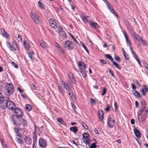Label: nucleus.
I'll list each match as a JSON object with an SVG mask.
<instances>
[{
    "mask_svg": "<svg viewBox=\"0 0 148 148\" xmlns=\"http://www.w3.org/2000/svg\"><path fill=\"white\" fill-rule=\"evenodd\" d=\"M6 107L11 111H14L16 106L14 103L8 99L6 97L2 96L0 93V107L2 109H4Z\"/></svg>",
    "mask_w": 148,
    "mask_h": 148,
    "instance_id": "f257e3e1",
    "label": "nucleus"
},
{
    "mask_svg": "<svg viewBox=\"0 0 148 148\" xmlns=\"http://www.w3.org/2000/svg\"><path fill=\"white\" fill-rule=\"evenodd\" d=\"M21 118L15 116H12V119L13 123L18 127H26L27 125V120L25 119Z\"/></svg>",
    "mask_w": 148,
    "mask_h": 148,
    "instance_id": "f03ea898",
    "label": "nucleus"
},
{
    "mask_svg": "<svg viewBox=\"0 0 148 148\" xmlns=\"http://www.w3.org/2000/svg\"><path fill=\"white\" fill-rule=\"evenodd\" d=\"M5 86V91L9 95H12L14 91V87L12 84L10 83H6Z\"/></svg>",
    "mask_w": 148,
    "mask_h": 148,
    "instance_id": "7ed1b4c3",
    "label": "nucleus"
},
{
    "mask_svg": "<svg viewBox=\"0 0 148 148\" xmlns=\"http://www.w3.org/2000/svg\"><path fill=\"white\" fill-rule=\"evenodd\" d=\"M82 140L84 143L86 144L89 145L90 139H89V135L86 132L84 133L82 135Z\"/></svg>",
    "mask_w": 148,
    "mask_h": 148,
    "instance_id": "20e7f679",
    "label": "nucleus"
},
{
    "mask_svg": "<svg viewBox=\"0 0 148 148\" xmlns=\"http://www.w3.org/2000/svg\"><path fill=\"white\" fill-rule=\"evenodd\" d=\"M64 46L68 50H71L73 48V43L69 40L66 41L65 42Z\"/></svg>",
    "mask_w": 148,
    "mask_h": 148,
    "instance_id": "39448f33",
    "label": "nucleus"
},
{
    "mask_svg": "<svg viewBox=\"0 0 148 148\" xmlns=\"http://www.w3.org/2000/svg\"><path fill=\"white\" fill-rule=\"evenodd\" d=\"M14 111L16 115H12V116H15L17 117H22L23 116V112L19 108H15Z\"/></svg>",
    "mask_w": 148,
    "mask_h": 148,
    "instance_id": "423d86ee",
    "label": "nucleus"
},
{
    "mask_svg": "<svg viewBox=\"0 0 148 148\" xmlns=\"http://www.w3.org/2000/svg\"><path fill=\"white\" fill-rule=\"evenodd\" d=\"M38 144L40 147L42 148H45L47 146V143L43 139L40 138L38 140Z\"/></svg>",
    "mask_w": 148,
    "mask_h": 148,
    "instance_id": "0eeeda50",
    "label": "nucleus"
},
{
    "mask_svg": "<svg viewBox=\"0 0 148 148\" xmlns=\"http://www.w3.org/2000/svg\"><path fill=\"white\" fill-rule=\"evenodd\" d=\"M30 16L31 18L34 20V22L37 24L40 21V20L37 16L34 13L32 12L30 14Z\"/></svg>",
    "mask_w": 148,
    "mask_h": 148,
    "instance_id": "6e6552de",
    "label": "nucleus"
},
{
    "mask_svg": "<svg viewBox=\"0 0 148 148\" xmlns=\"http://www.w3.org/2000/svg\"><path fill=\"white\" fill-rule=\"evenodd\" d=\"M49 22L50 26L52 28L56 29L58 27V25L55 20L52 18H50L49 20Z\"/></svg>",
    "mask_w": 148,
    "mask_h": 148,
    "instance_id": "1a4fd4ad",
    "label": "nucleus"
},
{
    "mask_svg": "<svg viewBox=\"0 0 148 148\" xmlns=\"http://www.w3.org/2000/svg\"><path fill=\"white\" fill-rule=\"evenodd\" d=\"M63 84H62V83H61V84L62 85H63L64 86L63 87L66 90H68L69 91H71V88H72V86L71 84L69 85L67 84H65V82L62 81Z\"/></svg>",
    "mask_w": 148,
    "mask_h": 148,
    "instance_id": "9d476101",
    "label": "nucleus"
},
{
    "mask_svg": "<svg viewBox=\"0 0 148 148\" xmlns=\"http://www.w3.org/2000/svg\"><path fill=\"white\" fill-rule=\"evenodd\" d=\"M77 64L78 67L82 70H84L86 68V64L82 62H79Z\"/></svg>",
    "mask_w": 148,
    "mask_h": 148,
    "instance_id": "9b49d317",
    "label": "nucleus"
},
{
    "mask_svg": "<svg viewBox=\"0 0 148 148\" xmlns=\"http://www.w3.org/2000/svg\"><path fill=\"white\" fill-rule=\"evenodd\" d=\"M142 87L143 88L142 89L141 92L142 93L143 95V96H145L146 95V93L147 92L148 88H147V86L145 84L143 85Z\"/></svg>",
    "mask_w": 148,
    "mask_h": 148,
    "instance_id": "f8f14e48",
    "label": "nucleus"
},
{
    "mask_svg": "<svg viewBox=\"0 0 148 148\" xmlns=\"http://www.w3.org/2000/svg\"><path fill=\"white\" fill-rule=\"evenodd\" d=\"M110 117H108V120L107 122V124L108 126V127L110 128L113 127L114 125V123L115 122V121L114 120H112V123H111L110 122Z\"/></svg>",
    "mask_w": 148,
    "mask_h": 148,
    "instance_id": "ddd939ff",
    "label": "nucleus"
},
{
    "mask_svg": "<svg viewBox=\"0 0 148 148\" xmlns=\"http://www.w3.org/2000/svg\"><path fill=\"white\" fill-rule=\"evenodd\" d=\"M98 115L99 120L101 121H102L103 118V112L101 110H98Z\"/></svg>",
    "mask_w": 148,
    "mask_h": 148,
    "instance_id": "4468645a",
    "label": "nucleus"
},
{
    "mask_svg": "<svg viewBox=\"0 0 148 148\" xmlns=\"http://www.w3.org/2000/svg\"><path fill=\"white\" fill-rule=\"evenodd\" d=\"M68 76L71 81L73 83H75V80L74 76H73L72 73L69 72L68 73Z\"/></svg>",
    "mask_w": 148,
    "mask_h": 148,
    "instance_id": "2eb2a0df",
    "label": "nucleus"
},
{
    "mask_svg": "<svg viewBox=\"0 0 148 148\" xmlns=\"http://www.w3.org/2000/svg\"><path fill=\"white\" fill-rule=\"evenodd\" d=\"M134 132L135 136L138 138H139L141 137V134L140 132L138 130L134 128Z\"/></svg>",
    "mask_w": 148,
    "mask_h": 148,
    "instance_id": "dca6fc26",
    "label": "nucleus"
},
{
    "mask_svg": "<svg viewBox=\"0 0 148 148\" xmlns=\"http://www.w3.org/2000/svg\"><path fill=\"white\" fill-rule=\"evenodd\" d=\"M25 143L28 145H31L32 143V139L29 136H26L25 138Z\"/></svg>",
    "mask_w": 148,
    "mask_h": 148,
    "instance_id": "f3484780",
    "label": "nucleus"
},
{
    "mask_svg": "<svg viewBox=\"0 0 148 148\" xmlns=\"http://www.w3.org/2000/svg\"><path fill=\"white\" fill-rule=\"evenodd\" d=\"M80 16L84 22L85 23L87 22L88 21L87 18H86L85 14L84 13L82 12Z\"/></svg>",
    "mask_w": 148,
    "mask_h": 148,
    "instance_id": "a211bd4d",
    "label": "nucleus"
},
{
    "mask_svg": "<svg viewBox=\"0 0 148 148\" xmlns=\"http://www.w3.org/2000/svg\"><path fill=\"white\" fill-rule=\"evenodd\" d=\"M91 26L95 29H97L99 27V25L96 23L92 22L90 23Z\"/></svg>",
    "mask_w": 148,
    "mask_h": 148,
    "instance_id": "6ab92c4d",
    "label": "nucleus"
},
{
    "mask_svg": "<svg viewBox=\"0 0 148 148\" xmlns=\"http://www.w3.org/2000/svg\"><path fill=\"white\" fill-rule=\"evenodd\" d=\"M23 46L26 49H28L30 48V46L29 43L26 41H23Z\"/></svg>",
    "mask_w": 148,
    "mask_h": 148,
    "instance_id": "aec40b11",
    "label": "nucleus"
},
{
    "mask_svg": "<svg viewBox=\"0 0 148 148\" xmlns=\"http://www.w3.org/2000/svg\"><path fill=\"white\" fill-rule=\"evenodd\" d=\"M17 137L16 138V141L19 143L23 144V141L21 140V138L22 136L20 134H18L17 135Z\"/></svg>",
    "mask_w": 148,
    "mask_h": 148,
    "instance_id": "412c9836",
    "label": "nucleus"
},
{
    "mask_svg": "<svg viewBox=\"0 0 148 148\" xmlns=\"http://www.w3.org/2000/svg\"><path fill=\"white\" fill-rule=\"evenodd\" d=\"M59 92L60 93L61 95L64 96L65 94V91L63 88L60 86H58Z\"/></svg>",
    "mask_w": 148,
    "mask_h": 148,
    "instance_id": "4be33fe9",
    "label": "nucleus"
},
{
    "mask_svg": "<svg viewBox=\"0 0 148 148\" xmlns=\"http://www.w3.org/2000/svg\"><path fill=\"white\" fill-rule=\"evenodd\" d=\"M133 94L137 98H140L141 96L140 94L136 90H133Z\"/></svg>",
    "mask_w": 148,
    "mask_h": 148,
    "instance_id": "5701e85b",
    "label": "nucleus"
},
{
    "mask_svg": "<svg viewBox=\"0 0 148 148\" xmlns=\"http://www.w3.org/2000/svg\"><path fill=\"white\" fill-rule=\"evenodd\" d=\"M40 45L44 49H45L47 48V45L45 42L41 40H40L39 42Z\"/></svg>",
    "mask_w": 148,
    "mask_h": 148,
    "instance_id": "b1692460",
    "label": "nucleus"
},
{
    "mask_svg": "<svg viewBox=\"0 0 148 148\" xmlns=\"http://www.w3.org/2000/svg\"><path fill=\"white\" fill-rule=\"evenodd\" d=\"M8 48H9L10 50L11 51H12L13 49V47L14 46V43H12V44H13V46L11 45L10 43L7 42H6Z\"/></svg>",
    "mask_w": 148,
    "mask_h": 148,
    "instance_id": "393cba45",
    "label": "nucleus"
},
{
    "mask_svg": "<svg viewBox=\"0 0 148 148\" xmlns=\"http://www.w3.org/2000/svg\"><path fill=\"white\" fill-rule=\"evenodd\" d=\"M134 37L136 40L139 42L140 41V40L142 38L137 33L134 36Z\"/></svg>",
    "mask_w": 148,
    "mask_h": 148,
    "instance_id": "a878e982",
    "label": "nucleus"
},
{
    "mask_svg": "<svg viewBox=\"0 0 148 148\" xmlns=\"http://www.w3.org/2000/svg\"><path fill=\"white\" fill-rule=\"evenodd\" d=\"M59 35L63 39H64L66 37V35L64 31H62L58 33Z\"/></svg>",
    "mask_w": 148,
    "mask_h": 148,
    "instance_id": "bb28decb",
    "label": "nucleus"
},
{
    "mask_svg": "<svg viewBox=\"0 0 148 148\" xmlns=\"http://www.w3.org/2000/svg\"><path fill=\"white\" fill-rule=\"evenodd\" d=\"M70 130L71 131L73 132L74 133L78 131L77 128L76 126H74L70 127Z\"/></svg>",
    "mask_w": 148,
    "mask_h": 148,
    "instance_id": "cd10ccee",
    "label": "nucleus"
},
{
    "mask_svg": "<svg viewBox=\"0 0 148 148\" xmlns=\"http://www.w3.org/2000/svg\"><path fill=\"white\" fill-rule=\"evenodd\" d=\"M105 57L110 60L112 62L114 61L113 58L111 57L110 54H105L104 55Z\"/></svg>",
    "mask_w": 148,
    "mask_h": 148,
    "instance_id": "c85d7f7f",
    "label": "nucleus"
},
{
    "mask_svg": "<svg viewBox=\"0 0 148 148\" xmlns=\"http://www.w3.org/2000/svg\"><path fill=\"white\" fill-rule=\"evenodd\" d=\"M142 114L143 112H138L137 113V115H138V121H140V120L142 119Z\"/></svg>",
    "mask_w": 148,
    "mask_h": 148,
    "instance_id": "c756f323",
    "label": "nucleus"
},
{
    "mask_svg": "<svg viewBox=\"0 0 148 148\" xmlns=\"http://www.w3.org/2000/svg\"><path fill=\"white\" fill-rule=\"evenodd\" d=\"M13 43H14V46L13 47V51H16L18 49V46L17 44L15 43L14 41H13Z\"/></svg>",
    "mask_w": 148,
    "mask_h": 148,
    "instance_id": "7c9ffc66",
    "label": "nucleus"
},
{
    "mask_svg": "<svg viewBox=\"0 0 148 148\" xmlns=\"http://www.w3.org/2000/svg\"><path fill=\"white\" fill-rule=\"evenodd\" d=\"M34 54V52L32 51L29 52L28 53V55L29 58L31 59H33V55Z\"/></svg>",
    "mask_w": 148,
    "mask_h": 148,
    "instance_id": "2f4dec72",
    "label": "nucleus"
},
{
    "mask_svg": "<svg viewBox=\"0 0 148 148\" xmlns=\"http://www.w3.org/2000/svg\"><path fill=\"white\" fill-rule=\"evenodd\" d=\"M105 2L108 8L110 10L112 9V6L106 0H105Z\"/></svg>",
    "mask_w": 148,
    "mask_h": 148,
    "instance_id": "473e14b6",
    "label": "nucleus"
},
{
    "mask_svg": "<svg viewBox=\"0 0 148 148\" xmlns=\"http://www.w3.org/2000/svg\"><path fill=\"white\" fill-rule=\"evenodd\" d=\"M141 106L146 107V103L145 100L144 99H142L141 101Z\"/></svg>",
    "mask_w": 148,
    "mask_h": 148,
    "instance_id": "72a5a7b5",
    "label": "nucleus"
},
{
    "mask_svg": "<svg viewBox=\"0 0 148 148\" xmlns=\"http://www.w3.org/2000/svg\"><path fill=\"white\" fill-rule=\"evenodd\" d=\"M113 64L116 66V68L119 69H121V66L119 65V64L116 63L115 61H113L112 62Z\"/></svg>",
    "mask_w": 148,
    "mask_h": 148,
    "instance_id": "f704fd0d",
    "label": "nucleus"
},
{
    "mask_svg": "<svg viewBox=\"0 0 148 148\" xmlns=\"http://www.w3.org/2000/svg\"><path fill=\"white\" fill-rule=\"evenodd\" d=\"M25 108H26V110L29 111H31L32 109L31 106L29 104L26 105Z\"/></svg>",
    "mask_w": 148,
    "mask_h": 148,
    "instance_id": "c9c22d12",
    "label": "nucleus"
},
{
    "mask_svg": "<svg viewBox=\"0 0 148 148\" xmlns=\"http://www.w3.org/2000/svg\"><path fill=\"white\" fill-rule=\"evenodd\" d=\"M81 45H82V47L84 48L85 49V50H86V52L88 53H89L88 50V49L86 48V46L85 45V44L82 42H80Z\"/></svg>",
    "mask_w": 148,
    "mask_h": 148,
    "instance_id": "e433bc0d",
    "label": "nucleus"
},
{
    "mask_svg": "<svg viewBox=\"0 0 148 148\" xmlns=\"http://www.w3.org/2000/svg\"><path fill=\"white\" fill-rule=\"evenodd\" d=\"M16 37L17 40H18V41L19 42H21L22 41V39L21 37V36L19 34H17V36Z\"/></svg>",
    "mask_w": 148,
    "mask_h": 148,
    "instance_id": "4c0bfd02",
    "label": "nucleus"
},
{
    "mask_svg": "<svg viewBox=\"0 0 148 148\" xmlns=\"http://www.w3.org/2000/svg\"><path fill=\"white\" fill-rule=\"evenodd\" d=\"M110 12L114 15L117 17H118V15L115 12L114 10L112 8L110 10Z\"/></svg>",
    "mask_w": 148,
    "mask_h": 148,
    "instance_id": "58836bf2",
    "label": "nucleus"
},
{
    "mask_svg": "<svg viewBox=\"0 0 148 148\" xmlns=\"http://www.w3.org/2000/svg\"><path fill=\"white\" fill-rule=\"evenodd\" d=\"M69 94L72 99H75V96L73 92L69 91Z\"/></svg>",
    "mask_w": 148,
    "mask_h": 148,
    "instance_id": "ea45409f",
    "label": "nucleus"
},
{
    "mask_svg": "<svg viewBox=\"0 0 148 148\" xmlns=\"http://www.w3.org/2000/svg\"><path fill=\"white\" fill-rule=\"evenodd\" d=\"M57 121L61 125L63 124V121L62 118H58Z\"/></svg>",
    "mask_w": 148,
    "mask_h": 148,
    "instance_id": "a19ab883",
    "label": "nucleus"
},
{
    "mask_svg": "<svg viewBox=\"0 0 148 148\" xmlns=\"http://www.w3.org/2000/svg\"><path fill=\"white\" fill-rule=\"evenodd\" d=\"M147 113H144L143 116L142 117V121H144L145 120L146 118L147 117Z\"/></svg>",
    "mask_w": 148,
    "mask_h": 148,
    "instance_id": "79ce46f5",
    "label": "nucleus"
},
{
    "mask_svg": "<svg viewBox=\"0 0 148 148\" xmlns=\"http://www.w3.org/2000/svg\"><path fill=\"white\" fill-rule=\"evenodd\" d=\"M80 73H81L82 75V76L84 77L85 78L86 77V72L84 71H80Z\"/></svg>",
    "mask_w": 148,
    "mask_h": 148,
    "instance_id": "37998d69",
    "label": "nucleus"
},
{
    "mask_svg": "<svg viewBox=\"0 0 148 148\" xmlns=\"http://www.w3.org/2000/svg\"><path fill=\"white\" fill-rule=\"evenodd\" d=\"M37 144V140H33V147L36 148Z\"/></svg>",
    "mask_w": 148,
    "mask_h": 148,
    "instance_id": "c03bdc74",
    "label": "nucleus"
},
{
    "mask_svg": "<svg viewBox=\"0 0 148 148\" xmlns=\"http://www.w3.org/2000/svg\"><path fill=\"white\" fill-rule=\"evenodd\" d=\"M32 135L33 140H37V138L35 133V132H33L32 134Z\"/></svg>",
    "mask_w": 148,
    "mask_h": 148,
    "instance_id": "a18cd8bd",
    "label": "nucleus"
},
{
    "mask_svg": "<svg viewBox=\"0 0 148 148\" xmlns=\"http://www.w3.org/2000/svg\"><path fill=\"white\" fill-rule=\"evenodd\" d=\"M82 125L83 127L86 129L87 130L88 129V126L84 122H82Z\"/></svg>",
    "mask_w": 148,
    "mask_h": 148,
    "instance_id": "49530a36",
    "label": "nucleus"
},
{
    "mask_svg": "<svg viewBox=\"0 0 148 148\" xmlns=\"http://www.w3.org/2000/svg\"><path fill=\"white\" fill-rule=\"evenodd\" d=\"M12 66H14L16 68H18V65L13 62H11Z\"/></svg>",
    "mask_w": 148,
    "mask_h": 148,
    "instance_id": "de8ad7c7",
    "label": "nucleus"
},
{
    "mask_svg": "<svg viewBox=\"0 0 148 148\" xmlns=\"http://www.w3.org/2000/svg\"><path fill=\"white\" fill-rule=\"evenodd\" d=\"M22 129L20 128V127L18 128H14V130L15 132H16V133L17 134H18V132L20 130H21Z\"/></svg>",
    "mask_w": 148,
    "mask_h": 148,
    "instance_id": "09e8293b",
    "label": "nucleus"
},
{
    "mask_svg": "<svg viewBox=\"0 0 148 148\" xmlns=\"http://www.w3.org/2000/svg\"><path fill=\"white\" fill-rule=\"evenodd\" d=\"M97 146L96 145L95 143H93L89 146V148H96Z\"/></svg>",
    "mask_w": 148,
    "mask_h": 148,
    "instance_id": "8fccbe9b",
    "label": "nucleus"
},
{
    "mask_svg": "<svg viewBox=\"0 0 148 148\" xmlns=\"http://www.w3.org/2000/svg\"><path fill=\"white\" fill-rule=\"evenodd\" d=\"M69 34L70 36L75 41L77 44H78V42L76 40L74 36L72 35L71 34Z\"/></svg>",
    "mask_w": 148,
    "mask_h": 148,
    "instance_id": "3c124183",
    "label": "nucleus"
},
{
    "mask_svg": "<svg viewBox=\"0 0 148 148\" xmlns=\"http://www.w3.org/2000/svg\"><path fill=\"white\" fill-rule=\"evenodd\" d=\"M125 39L127 43L129 45V46H131V42L130 40L129 39V38Z\"/></svg>",
    "mask_w": 148,
    "mask_h": 148,
    "instance_id": "603ef678",
    "label": "nucleus"
},
{
    "mask_svg": "<svg viewBox=\"0 0 148 148\" xmlns=\"http://www.w3.org/2000/svg\"><path fill=\"white\" fill-rule=\"evenodd\" d=\"M39 6L41 8H44V5L43 4H42L41 3V2L39 1H38V2Z\"/></svg>",
    "mask_w": 148,
    "mask_h": 148,
    "instance_id": "864d4df0",
    "label": "nucleus"
},
{
    "mask_svg": "<svg viewBox=\"0 0 148 148\" xmlns=\"http://www.w3.org/2000/svg\"><path fill=\"white\" fill-rule=\"evenodd\" d=\"M130 32L131 33V34H132V35L133 36H134V35H136V33H135L134 31V30L132 29H130Z\"/></svg>",
    "mask_w": 148,
    "mask_h": 148,
    "instance_id": "5fc2aeb1",
    "label": "nucleus"
},
{
    "mask_svg": "<svg viewBox=\"0 0 148 148\" xmlns=\"http://www.w3.org/2000/svg\"><path fill=\"white\" fill-rule=\"evenodd\" d=\"M123 56L127 60H129V57L128 55H126V53L125 54H123Z\"/></svg>",
    "mask_w": 148,
    "mask_h": 148,
    "instance_id": "6e6d98bb",
    "label": "nucleus"
},
{
    "mask_svg": "<svg viewBox=\"0 0 148 148\" xmlns=\"http://www.w3.org/2000/svg\"><path fill=\"white\" fill-rule=\"evenodd\" d=\"M70 142L73 143V144H74V145H76L77 146H78V144L75 142L74 141V140L73 139H71L70 140Z\"/></svg>",
    "mask_w": 148,
    "mask_h": 148,
    "instance_id": "4d7b16f0",
    "label": "nucleus"
},
{
    "mask_svg": "<svg viewBox=\"0 0 148 148\" xmlns=\"http://www.w3.org/2000/svg\"><path fill=\"white\" fill-rule=\"evenodd\" d=\"M115 59L118 62H120V61L121 60L120 58L118 56H115L114 57Z\"/></svg>",
    "mask_w": 148,
    "mask_h": 148,
    "instance_id": "13d9d810",
    "label": "nucleus"
},
{
    "mask_svg": "<svg viewBox=\"0 0 148 148\" xmlns=\"http://www.w3.org/2000/svg\"><path fill=\"white\" fill-rule=\"evenodd\" d=\"M123 33L125 38V39L128 38V37L127 33L125 31H123Z\"/></svg>",
    "mask_w": 148,
    "mask_h": 148,
    "instance_id": "bf43d9fd",
    "label": "nucleus"
},
{
    "mask_svg": "<svg viewBox=\"0 0 148 148\" xmlns=\"http://www.w3.org/2000/svg\"><path fill=\"white\" fill-rule=\"evenodd\" d=\"M71 106L75 112H76V107L75 105L73 103H71Z\"/></svg>",
    "mask_w": 148,
    "mask_h": 148,
    "instance_id": "052dcab7",
    "label": "nucleus"
},
{
    "mask_svg": "<svg viewBox=\"0 0 148 148\" xmlns=\"http://www.w3.org/2000/svg\"><path fill=\"white\" fill-rule=\"evenodd\" d=\"M106 88H104L103 89V91L102 94V95H104L106 93Z\"/></svg>",
    "mask_w": 148,
    "mask_h": 148,
    "instance_id": "680f3d73",
    "label": "nucleus"
},
{
    "mask_svg": "<svg viewBox=\"0 0 148 148\" xmlns=\"http://www.w3.org/2000/svg\"><path fill=\"white\" fill-rule=\"evenodd\" d=\"M140 41H141L143 44L144 45H147V43L146 41L143 40L142 38L140 40Z\"/></svg>",
    "mask_w": 148,
    "mask_h": 148,
    "instance_id": "e2e57ef3",
    "label": "nucleus"
},
{
    "mask_svg": "<svg viewBox=\"0 0 148 148\" xmlns=\"http://www.w3.org/2000/svg\"><path fill=\"white\" fill-rule=\"evenodd\" d=\"M62 27H61L60 26H59V27H58V33H59L60 32H61L63 31H62Z\"/></svg>",
    "mask_w": 148,
    "mask_h": 148,
    "instance_id": "0e129e2a",
    "label": "nucleus"
},
{
    "mask_svg": "<svg viewBox=\"0 0 148 148\" xmlns=\"http://www.w3.org/2000/svg\"><path fill=\"white\" fill-rule=\"evenodd\" d=\"M31 88L32 90H35L36 89L35 86L33 84H32L31 85Z\"/></svg>",
    "mask_w": 148,
    "mask_h": 148,
    "instance_id": "69168bd1",
    "label": "nucleus"
},
{
    "mask_svg": "<svg viewBox=\"0 0 148 148\" xmlns=\"http://www.w3.org/2000/svg\"><path fill=\"white\" fill-rule=\"evenodd\" d=\"M145 107H142L141 106V109L140 110L138 111V112H143V111L145 110Z\"/></svg>",
    "mask_w": 148,
    "mask_h": 148,
    "instance_id": "338daca9",
    "label": "nucleus"
},
{
    "mask_svg": "<svg viewBox=\"0 0 148 148\" xmlns=\"http://www.w3.org/2000/svg\"><path fill=\"white\" fill-rule=\"evenodd\" d=\"M3 35L7 38H8L9 36V34L6 32L3 34Z\"/></svg>",
    "mask_w": 148,
    "mask_h": 148,
    "instance_id": "774afa93",
    "label": "nucleus"
}]
</instances>
